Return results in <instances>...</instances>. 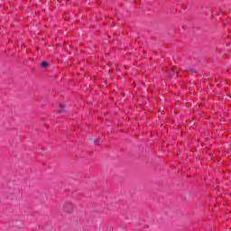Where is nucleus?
I'll list each match as a JSON object with an SVG mask.
<instances>
[{
  "mask_svg": "<svg viewBox=\"0 0 231 231\" xmlns=\"http://www.w3.org/2000/svg\"><path fill=\"white\" fill-rule=\"evenodd\" d=\"M75 210V205L71 202H67L63 205V211L67 214H71Z\"/></svg>",
  "mask_w": 231,
  "mask_h": 231,
  "instance_id": "1",
  "label": "nucleus"
},
{
  "mask_svg": "<svg viewBox=\"0 0 231 231\" xmlns=\"http://www.w3.org/2000/svg\"><path fill=\"white\" fill-rule=\"evenodd\" d=\"M59 113H64V104H60Z\"/></svg>",
  "mask_w": 231,
  "mask_h": 231,
  "instance_id": "2",
  "label": "nucleus"
},
{
  "mask_svg": "<svg viewBox=\"0 0 231 231\" xmlns=\"http://www.w3.org/2000/svg\"><path fill=\"white\" fill-rule=\"evenodd\" d=\"M42 67L48 68V62H46V61L42 62Z\"/></svg>",
  "mask_w": 231,
  "mask_h": 231,
  "instance_id": "3",
  "label": "nucleus"
}]
</instances>
